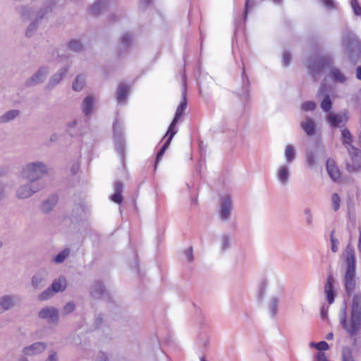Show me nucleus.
Instances as JSON below:
<instances>
[{"label":"nucleus","instance_id":"f257e3e1","mask_svg":"<svg viewBox=\"0 0 361 361\" xmlns=\"http://www.w3.org/2000/svg\"><path fill=\"white\" fill-rule=\"evenodd\" d=\"M340 323L342 327L348 332L353 340V345L355 347H361V294L357 293L353 296L350 319H347V305L343 303V307L339 313Z\"/></svg>","mask_w":361,"mask_h":361},{"label":"nucleus","instance_id":"f03ea898","mask_svg":"<svg viewBox=\"0 0 361 361\" xmlns=\"http://www.w3.org/2000/svg\"><path fill=\"white\" fill-rule=\"evenodd\" d=\"M343 145L346 147L351 159V162L348 163L346 169L349 172L361 171V152L359 149L355 147L353 143V136L350 130L345 128L341 130Z\"/></svg>","mask_w":361,"mask_h":361},{"label":"nucleus","instance_id":"7ed1b4c3","mask_svg":"<svg viewBox=\"0 0 361 361\" xmlns=\"http://www.w3.org/2000/svg\"><path fill=\"white\" fill-rule=\"evenodd\" d=\"M50 5L51 4H49L48 6H46L44 8H41L36 13H35L32 8L30 7L20 6L18 8V12L24 20H30L34 18L33 22L30 23L26 30L25 34L27 37L32 36L37 26L38 25L39 21L42 20L44 18H46L49 13L51 12L52 8H51Z\"/></svg>","mask_w":361,"mask_h":361},{"label":"nucleus","instance_id":"20e7f679","mask_svg":"<svg viewBox=\"0 0 361 361\" xmlns=\"http://www.w3.org/2000/svg\"><path fill=\"white\" fill-rule=\"evenodd\" d=\"M48 173L47 166L42 161L30 162L25 165L21 171L22 178L30 182L37 180Z\"/></svg>","mask_w":361,"mask_h":361},{"label":"nucleus","instance_id":"39448f33","mask_svg":"<svg viewBox=\"0 0 361 361\" xmlns=\"http://www.w3.org/2000/svg\"><path fill=\"white\" fill-rule=\"evenodd\" d=\"M347 268L344 275L345 289L348 295H350L356 286L355 257L351 252L346 256Z\"/></svg>","mask_w":361,"mask_h":361},{"label":"nucleus","instance_id":"423d86ee","mask_svg":"<svg viewBox=\"0 0 361 361\" xmlns=\"http://www.w3.org/2000/svg\"><path fill=\"white\" fill-rule=\"evenodd\" d=\"M331 63L332 59L329 55L314 56L309 59L307 68L312 77L317 78L324 69L330 66Z\"/></svg>","mask_w":361,"mask_h":361},{"label":"nucleus","instance_id":"0eeeda50","mask_svg":"<svg viewBox=\"0 0 361 361\" xmlns=\"http://www.w3.org/2000/svg\"><path fill=\"white\" fill-rule=\"evenodd\" d=\"M348 111L346 109H343L337 114L331 112L327 115L326 120L331 127L342 128L348 121Z\"/></svg>","mask_w":361,"mask_h":361},{"label":"nucleus","instance_id":"6e6552de","mask_svg":"<svg viewBox=\"0 0 361 361\" xmlns=\"http://www.w3.org/2000/svg\"><path fill=\"white\" fill-rule=\"evenodd\" d=\"M114 139L115 148L118 153L123 157L125 151V142L123 139V130L121 123L117 120L115 121L113 126Z\"/></svg>","mask_w":361,"mask_h":361},{"label":"nucleus","instance_id":"1a4fd4ad","mask_svg":"<svg viewBox=\"0 0 361 361\" xmlns=\"http://www.w3.org/2000/svg\"><path fill=\"white\" fill-rule=\"evenodd\" d=\"M42 188V185L39 183L29 181L27 183L21 185L18 188L16 195L19 199H26L31 197Z\"/></svg>","mask_w":361,"mask_h":361},{"label":"nucleus","instance_id":"9d476101","mask_svg":"<svg viewBox=\"0 0 361 361\" xmlns=\"http://www.w3.org/2000/svg\"><path fill=\"white\" fill-rule=\"evenodd\" d=\"M233 209V202L229 195H224L221 197L219 204V216L221 220L227 221L231 216Z\"/></svg>","mask_w":361,"mask_h":361},{"label":"nucleus","instance_id":"9b49d317","mask_svg":"<svg viewBox=\"0 0 361 361\" xmlns=\"http://www.w3.org/2000/svg\"><path fill=\"white\" fill-rule=\"evenodd\" d=\"M38 317L46 320L49 324H56L59 321V312L54 307H46L39 312Z\"/></svg>","mask_w":361,"mask_h":361},{"label":"nucleus","instance_id":"f8f14e48","mask_svg":"<svg viewBox=\"0 0 361 361\" xmlns=\"http://www.w3.org/2000/svg\"><path fill=\"white\" fill-rule=\"evenodd\" d=\"M16 295H4L0 297V314H2L16 306L19 301Z\"/></svg>","mask_w":361,"mask_h":361},{"label":"nucleus","instance_id":"ddd939ff","mask_svg":"<svg viewBox=\"0 0 361 361\" xmlns=\"http://www.w3.org/2000/svg\"><path fill=\"white\" fill-rule=\"evenodd\" d=\"M48 73V68L45 66L41 67L30 78L26 80L25 85L27 86H33L40 84L44 81Z\"/></svg>","mask_w":361,"mask_h":361},{"label":"nucleus","instance_id":"4468645a","mask_svg":"<svg viewBox=\"0 0 361 361\" xmlns=\"http://www.w3.org/2000/svg\"><path fill=\"white\" fill-rule=\"evenodd\" d=\"M277 180L282 185H286L290 177V170L288 164L280 165L276 172Z\"/></svg>","mask_w":361,"mask_h":361},{"label":"nucleus","instance_id":"2eb2a0df","mask_svg":"<svg viewBox=\"0 0 361 361\" xmlns=\"http://www.w3.org/2000/svg\"><path fill=\"white\" fill-rule=\"evenodd\" d=\"M47 344L44 342H36L23 348V353L25 355L32 356L39 354L45 350Z\"/></svg>","mask_w":361,"mask_h":361},{"label":"nucleus","instance_id":"dca6fc26","mask_svg":"<svg viewBox=\"0 0 361 361\" xmlns=\"http://www.w3.org/2000/svg\"><path fill=\"white\" fill-rule=\"evenodd\" d=\"M47 273L46 271H40L32 278V286L35 289H41L45 286L47 281Z\"/></svg>","mask_w":361,"mask_h":361},{"label":"nucleus","instance_id":"f3484780","mask_svg":"<svg viewBox=\"0 0 361 361\" xmlns=\"http://www.w3.org/2000/svg\"><path fill=\"white\" fill-rule=\"evenodd\" d=\"M68 70V67H63L61 68V70L57 73L53 75L46 86V89L48 90H51L53 89L59 82L61 80L63 77L67 73Z\"/></svg>","mask_w":361,"mask_h":361},{"label":"nucleus","instance_id":"a211bd4d","mask_svg":"<svg viewBox=\"0 0 361 361\" xmlns=\"http://www.w3.org/2000/svg\"><path fill=\"white\" fill-rule=\"evenodd\" d=\"M326 170L329 176L334 181H337L341 178V172L336 165L334 160L329 159L326 161Z\"/></svg>","mask_w":361,"mask_h":361},{"label":"nucleus","instance_id":"6ab92c4d","mask_svg":"<svg viewBox=\"0 0 361 361\" xmlns=\"http://www.w3.org/2000/svg\"><path fill=\"white\" fill-rule=\"evenodd\" d=\"M186 106H187L186 85H185V82H184V83L183 85V88H182V99L176 109L173 118L179 121L180 118L182 116L183 112L185 111Z\"/></svg>","mask_w":361,"mask_h":361},{"label":"nucleus","instance_id":"aec40b11","mask_svg":"<svg viewBox=\"0 0 361 361\" xmlns=\"http://www.w3.org/2000/svg\"><path fill=\"white\" fill-rule=\"evenodd\" d=\"M330 77L334 83L345 84L347 80V76L338 68H331L330 70Z\"/></svg>","mask_w":361,"mask_h":361},{"label":"nucleus","instance_id":"412c9836","mask_svg":"<svg viewBox=\"0 0 361 361\" xmlns=\"http://www.w3.org/2000/svg\"><path fill=\"white\" fill-rule=\"evenodd\" d=\"M300 126L307 136H313L316 133V124L313 119L306 118L300 123Z\"/></svg>","mask_w":361,"mask_h":361},{"label":"nucleus","instance_id":"4be33fe9","mask_svg":"<svg viewBox=\"0 0 361 361\" xmlns=\"http://www.w3.org/2000/svg\"><path fill=\"white\" fill-rule=\"evenodd\" d=\"M333 282V277L331 276H329L326 279V283L324 286V292L326 294V300L329 304H332L334 302Z\"/></svg>","mask_w":361,"mask_h":361},{"label":"nucleus","instance_id":"5701e85b","mask_svg":"<svg viewBox=\"0 0 361 361\" xmlns=\"http://www.w3.org/2000/svg\"><path fill=\"white\" fill-rule=\"evenodd\" d=\"M58 202V197L56 195H52L44 200L41 206L43 212L49 213L51 212Z\"/></svg>","mask_w":361,"mask_h":361},{"label":"nucleus","instance_id":"b1692460","mask_svg":"<svg viewBox=\"0 0 361 361\" xmlns=\"http://www.w3.org/2000/svg\"><path fill=\"white\" fill-rule=\"evenodd\" d=\"M123 184L120 181H116L114 183V193L111 196V200L118 204H121L123 201L122 192H123Z\"/></svg>","mask_w":361,"mask_h":361},{"label":"nucleus","instance_id":"393cba45","mask_svg":"<svg viewBox=\"0 0 361 361\" xmlns=\"http://www.w3.org/2000/svg\"><path fill=\"white\" fill-rule=\"evenodd\" d=\"M129 92V87L123 83H121L116 91V99L119 104L125 103Z\"/></svg>","mask_w":361,"mask_h":361},{"label":"nucleus","instance_id":"a878e982","mask_svg":"<svg viewBox=\"0 0 361 361\" xmlns=\"http://www.w3.org/2000/svg\"><path fill=\"white\" fill-rule=\"evenodd\" d=\"M107 6L106 0H97L90 7V12L94 16L100 14Z\"/></svg>","mask_w":361,"mask_h":361},{"label":"nucleus","instance_id":"bb28decb","mask_svg":"<svg viewBox=\"0 0 361 361\" xmlns=\"http://www.w3.org/2000/svg\"><path fill=\"white\" fill-rule=\"evenodd\" d=\"M281 298L279 295L272 296L269 302L268 308L272 317H275L278 312V307Z\"/></svg>","mask_w":361,"mask_h":361},{"label":"nucleus","instance_id":"cd10ccee","mask_svg":"<svg viewBox=\"0 0 361 361\" xmlns=\"http://www.w3.org/2000/svg\"><path fill=\"white\" fill-rule=\"evenodd\" d=\"M50 288L56 293L63 291L66 288V280L63 276L59 277L53 281Z\"/></svg>","mask_w":361,"mask_h":361},{"label":"nucleus","instance_id":"c85d7f7f","mask_svg":"<svg viewBox=\"0 0 361 361\" xmlns=\"http://www.w3.org/2000/svg\"><path fill=\"white\" fill-rule=\"evenodd\" d=\"M104 287L99 281L94 282L90 290V293L94 298L102 297L104 295Z\"/></svg>","mask_w":361,"mask_h":361},{"label":"nucleus","instance_id":"c756f323","mask_svg":"<svg viewBox=\"0 0 361 361\" xmlns=\"http://www.w3.org/2000/svg\"><path fill=\"white\" fill-rule=\"evenodd\" d=\"M178 121L176 119H173L172 122L169 125L168 130L164 137V138L166 137V141H169V142H171L173 137L174 135L177 133V129H176V125L178 123Z\"/></svg>","mask_w":361,"mask_h":361},{"label":"nucleus","instance_id":"7c9ffc66","mask_svg":"<svg viewBox=\"0 0 361 361\" xmlns=\"http://www.w3.org/2000/svg\"><path fill=\"white\" fill-rule=\"evenodd\" d=\"M133 36L131 33H124L121 37L120 49L123 50L128 49L132 44Z\"/></svg>","mask_w":361,"mask_h":361},{"label":"nucleus","instance_id":"2f4dec72","mask_svg":"<svg viewBox=\"0 0 361 361\" xmlns=\"http://www.w3.org/2000/svg\"><path fill=\"white\" fill-rule=\"evenodd\" d=\"M20 114L17 109H12L6 111L0 116V123H7L15 119Z\"/></svg>","mask_w":361,"mask_h":361},{"label":"nucleus","instance_id":"473e14b6","mask_svg":"<svg viewBox=\"0 0 361 361\" xmlns=\"http://www.w3.org/2000/svg\"><path fill=\"white\" fill-rule=\"evenodd\" d=\"M285 158L287 164H290L295 160V150L293 145H286L285 149Z\"/></svg>","mask_w":361,"mask_h":361},{"label":"nucleus","instance_id":"72a5a7b5","mask_svg":"<svg viewBox=\"0 0 361 361\" xmlns=\"http://www.w3.org/2000/svg\"><path fill=\"white\" fill-rule=\"evenodd\" d=\"M93 106V98L92 97H87L82 102V111L85 115H89L91 113Z\"/></svg>","mask_w":361,"mask_h":361},{"label":"nucleus","instance_id":"f704fd0d","mask_svg":"<svg viewBox=\"0 0 361 361\" xmlns=\"http://www.w3.org/2000/svg\"><path fill=\"white\" fill-rule=\"evenodd\" d=\"M231 244V238L227 234H224L221 238V252H224L226 250H228Z\"/></svg>","mask_w":361,"mask_h":361},{"label":"nucleus","instance_id":"c9c22d12","mask_svg":"<svg viewBox=\"0 0 361 361\" xmlns=\"http://www.w3.org/2000/svg\"><path fill=\"white\" fill-rule=\"evenodd\" d=\"M68 48L74 52H80L82 50L83 46L80 40L72 39L68 43Z\"/></svg>","mask_w":361,"mask_h":361},{"label":"nucleus","instance_id":"e433bc0d","mask_svg":"<svg viewBox=\"0 0 361 361\" xmlns=\"http://www.w3.org/2000/svg\"><path fill=\"white\" fill-rule=\"evenodd\" d=\"M321 108L324 111L329 112L332 107V102L329 94L325 95L321 102Z\"/></svg>","mask_w":361,"mask_h":361},{"label":"nucleus","instance_id":"4c0bfd02","mask_svg":"<svg viewBox=\"0 0 361 361\" xmlns=\"http://www.w3.org/2000/svg\"><path fill=\"white\" fill-rule=\"evenodd\" d=\"M170 144H171V142H169V141H166L164 142V144L162 145V147H161V149H159V151L157 152L156 161H155V165H154L155 169L157 167L159 162L161 159L162 157L164 156L166 150L169 147Z\"/></svg>","mask_w":361,"mask_h":361},{"label":"nucleus","instance_id":"58836bf2","mask_svg":"<svg viewBox=\"0 0 361 361\" xmlns=\"http://www.w3.org/2000/svg\"><path fill=\"white\" fill-rule=\"evenodd\" d=\"M85 85V79L82 75H78L73 82L72 87L75 91H80Z\"/></svg>","mask_w":361,"mask_h":361},{"label":"nucleus","instance_id":"ea45409f","mask_svg":"<svg viewBox=\"0 0 361 361\" xmlns=\"http://www.w3.org/2000/svg\"><path fill=\"white\" fill-rule=\"evenodd\" d=\"M304 214L305 216V223L308 227H312L313 226V214L312 213V210L309 207H306L304 211Z\"/></svg>","mask_w":361,"mask_h":361},{"label":"nucleus","instance_id":"a19ab883","mask_svg":"<svg viewBox=\"0 0 361 361\" xmlns=\"http://www.w3.org/2000/svg\"><path fill=\"white\" fill-rule=\"evenodd\" d=\"M342 361H354L352 350L344 347L342 350Z\"/></svg>","mask_w":361,"mask_h":361},{"label":"nucleus","instance_id":"79ce46f5","mask_svg":"<svg viewBox=\"0 0 361 361\" xmlns=\"http://www.w3.org/2000/svg\"><path fill=\"white\" fill-rule=\"evenodd\" d=\"M306 162L309 167L316 165V154L314 152L310 150L306 153Z\"/></svg>","mask_w":361,"mask_h":361},{"label":"nucleus","instance_id":"37998d69","mask_svg":"<svg viewBox=\"0 0 361 361\" xmlns=\"http://www.w3.org/2000/svg\"><path fill=\"white\" fill-rule=\"evenodd\" d=\"M69 250L67 249H65L62 250L61 252H59L53 259V261L56 263H62L64 262L66 258L68 256Z\"/></svg>","mask_w":361,"mask_h":361},{"label":"nucleus","instance_id":"c03bdc74","mask_svg":"<svg viewBox=\"0 0 361 361\" xmlns=\"http://www.w3.org/2000/svg\"><path fill=\"white\" fill-rule=\"evenodd\" d=\"M54 293H55L52 290V289L49 287L39 295L38 298L39 300H46L51 298Z\"/></svg>","mask_w":361,"mask_h":361},{"label":"nucleus","instance_id":"a18cd8bd","mask_svg":"<svg viewBox=\"0 0 361 361\" xmlns=\"http://www.w3.org/2000/svg\"><path fill=\"white\" fill-rule=\"evenodd\" d=\"M332 207L335 212L338 211L340 208V197L337 193H334L331 197Z\"/></svg>","mask_w":361,"mask_h":361},{"label":"nucleus","instance_id":"49530a36","mask_svg":"<svg viewBox=\"0 0 361 361\" xmlns=\"http://www.w3.org/2000/svg\"><path fill=\"white\" fill-rule=\"evenodd\" d=\"M255 5V0H245V10L243 13V20H246L249 10L252 8Z\"/></svg>","mask_w":361,"mask_h":361},{"label":"nucleus","instance_id":"de8ad7c7","mask_svg":"<svg viewBox=\"0 0 361 361\" xmlns=\"http://www.w3.org/2000/svg\"><path fill=\"white\" fill-rule=\"evenodd\" d=\"M350 5L353 10L355 15L357 16H361V6L359 4L357 0H350Z\"/></svg>","mask_w":361,"mask_h":361},{"label":"nucleus","instance_id":"09e8293b","mask_svg":"<svg viewBox=\"0 0 361 361\" xmlns=\"http://www.w3.org/2000/svg\"><path fill=\"white\" fill-rule=\"evenodd\" d=\"M316 104L314 102L307 101L302 103L301 109L305 111H310L314 110Z\"/></svg>","mask_w":361,"mask_h":361},{"label":"nucleus","instance_id":"8fccbe9b","mask_svg":"<svg viewBox=\"0 0 361 361\" xmlns=\"http://www.w3.org/2000/svg\"><path fill=\"white\" fill-rule=\"evenodd\" d=\"M75 304L73 302H69L65 305V306L63 308V313L64 314H69L75 310Z\"/></svg>","mask_w":361,"mask_h":361},{"label":"nucleus","instance_id":"3c124183","mask_svg":"<svg viewBox=\"0 0 361 361\" xmlns=\"http://www.w3.org/2000/svg\"><path fill=\"white\" fill-rule=\"evenodd\" d=\"M334 231H332L331 235H330V240H331V250L334 252H336L338 250V240L334 238Z\"/></svg>","mask_w":361,"mask_h":361},{"label":"nucleus","instance_id":"603ef678","mask_svg":"<svg viewBox=\"0 0 361 361\" xmlns=\"http://www.w3.org/2000/svg\"><path fill=\"white\" fill-rule=\"evenodd\" d=\"M267 288V283L265 281H262L259 286V290H258V297L259 299H262Z\"/></svg>","mask_w":361,"mask_h":361},{"label":"nucleus","instance_id":"864d4df0","mask_svg":"<svg viewBox=\"0 0 361 361\" xmlns=\"http://www.w3.org/2000/svg\"><path fill=\"white\" fill-rule=\"evenodd\" d=\"M324 6L328 9H335L336 8L334 0H321Z\"/></svg>","mask_w":361,"mask_h":361},{"label":"nucleus","instance_id":"5fc2aeb1","mask_svg":"<svg viewBox=\"0 0 361 361\" xmlns=\"http://www.w3.org/2000/svg\"><path fill=\"white\" fill-rule=\"evenodd\" d=\"M316 349L323 351L329 349V344L326 341H320L317 343Z\"/></svg>","mask_w":361,"mask_h":361},{"label":"nucleus","instance_id":"6e6d98bb","mask_svg":"<svg viewBox=\"0 0 361 361\" xmlns=\"http://www.w3.org/2000/svg\"><path fill=\"white\" fill-rule=\"evenodd\" d=\"M184 255H185V259L189 262H191L193 260L192 248L189 247L188 250H186L184 252Z\"/></svg>","mask_w":361,"mask_h":361},{"label":"nucleus","instance_id":"4d7b16f0","mask_svg":"<svg viewBox=\"0 0 361 361\" xmlns=\"http://www.w3.org/2000/svg\"><path fill=\"white\" fill-rule=\"evenodd\" d=\"M291 61L290 54L288 52H284L283 54V63L284 66H288Z\"/></svg>","mask_w":361,"mask_h":361},{"label":"nucleus","instance_id":"13d9d810","mask_svg":"<svg viewBox=\"0 0 361 361\" xmlns=\"http://www.w3.org/2000/svg\"><path fill=\"white\" fill-rule=\"evenodd\" d=\"M77 123L78 122L76 120H74L71 123H68L69 132L71 136H75L78 135V133L75 132L73 130V128H74L76 126Z\"/></svg>","mask_w":361,"mask_h":361},{"label":"nucleus","instance_id":"bf43d9fd","mask_svg":"<svg viewBox=\"0 0 361 361\" xmlns=\"http://www.w3.org/2000/svg\"><path fill=\"white\" fill-rule=\"evenodd\" d=\"M317 361H328L326 355L322 352H319L317 353Z\"/></svg>","mask_w":361,"mask_h":361},{"label":"nucleus","instance_id":"052dcab7","mask_svg":"<svg viewBox=\"0 0 361 361\" xmlns=\"http://www.w3.org/2000/svg\"><path fill=\"white\" fill-rule=\"evenodd\" d=\"M45 361H58V357L56 352H52Z\"/></svg>","mask_w":361,"mask_h":361},{"label":"nucleus","instance_id":"680f3d73","mask_svg":"<svg viewBox=\"0 0 361 361\" xmlns=\"http://www.w3.org/2000/svg\"><path fill=\"white\" fill-rule=\"evenodd\" d=\"M355 76L358 80H361V66H358L356 67Z\"/></svg>","mask_w":361,"mask_h":361},{"label":"nucleus","instance_id":"e2e57ef3","mask_svg":"<svg viewBox=\"0 0 361 361\" xmlns=\"http://www.w3.org/2000/svg\"><path fill=\"white\" fill-rule=\"evenodd\" d=\"M326 92V85L325 84H322L317 93V96L319 97L324 94V93Z\"/></svg>","mask_w":361,"mask_h":361},{"label":"nucleus","instance_id":"0e129e2a","mask_svg":"<svg viewBox=\"0 0 361 361\" xmlns=\"http://www.w3.org/2000/svg\"><path fill=\"white\" fill-rule=\"evenodd\" d=\"M152 3V0H140V6L146 8Z\"/></svg>","mask_w":361,"mask_h":361},{"label":"nucleus","instance_id":"69168bd1","mask_svg":"<svg viewBox=\"0 0 361 361\" xmlns=\"http://www.w3.org/2000/svg\"><path fill=\"white\" fill-rule=\"evenodd\" d=\"M79 169V164H74L71 168V171L73 174L76 173L78 170Z\"/></svg>","mask_w":361,"mask_h":361},{"label":"nucleus","instance_id":"338daca9","mask_svg":"<svg viewBox=\"0 0 361 361\" xmlns=\"http://www.w3.org/2000/svg\"><path fill=\"white\" fill-rule=\"evenodd\" d=\"M360 235H359V241H358V249L361 252V228L359 229Z\"/></svg>","mask_w":361,"mask_h":361},{"label":"nucleus","instance_id":"774afa93","mask_svg":"<svg viewBox=\"0 0 361 361\" xmlns=\"http://www.w3.org/2000/svg\"><path fill=\"white\" fill-rule=\"evenodd\" d=\"M321 314L323 319L326 318L327 317V311L324 310V309L322 308L321 311Z\"/></svg>","mask_w":361,"mask_h":361}]
</instances>
